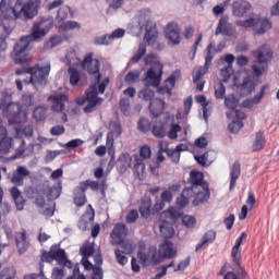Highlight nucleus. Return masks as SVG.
Returning <instances> with one entry per match:
<instances>
[{
	"mask_svg": "<svg viewBox=\"0 0 279 279\" xmlns=\"http://www.w3.org/2000/svg\"><path fill=\"white\" fill-rule=\"evenodd\" d=\"M252 10V4L246 0H238L232 4L233 16H238V19L243 17V15L247 14Z\"/></svg>",
	"mask_w": 279,
	"mask_h": 279,
	"instance_id": "18",
	"label": "nucleus"
},
{
	"mask_svg": "<svg viewBox=\"0 0 279 279\" xmlns=\"http://www.w3.org/2000/svg\"><path fill=\"white\" fill-rule=\"evenodd\" d=\"M64 62L68 66L77 64L80 62L77 59V52H75V50H70L65 56Z\"/></svg>",
	"mask_w": 279,
	"mask_h": 279,
	"instance_id": "38",
	"label": "nucleus"
},
{
	"mask_svg": "<svg viewBox=\"0 0 279 279\" xmlns=\"http://www.w3.org/2000/svg\"><path fill=\"white\" fill-rule=\"evenodd\" d=\"M247 241V233L243 232L235 240V244L231 250V258L235 267H241V244Z\"/></svg>",
	"mask_w": 279,
	"mask_h": 279,
	"instance_id": "12",
	"label": "nucleus"
},
{
	"mask_svg": "<svg viewBox=\"0 0 279 279\" xmlns=\"http://www.w3.org/2000/svg\"><path fill=\"white\" fill-rule=\"evenodd\" d=\"M81 66L92 76V82H94V84H99V82H101V73L99 72V69H101V61L95 59L94 52L85 54L81 62Z\"/></svg>",
	"mask_w": 279,
	"mask_h": 279,
	"instance_id": "7",
	"label": "nucleus"
},
{
	"mask_svg": "<svg viewBox=\"0 0 279 279\" xmlns=\"http://www.w3.org/2000/svg\"><path fill=\"white\" fill-rule=\"evenodd\" d=\"M150 114L153 117H160L165 112V100L155 98L149 104Z\"/></svg>",
	"mask_w": 279,
	"mask_h": 279,
	"instance_id": "24",
	"label": "nucleus"
},
{
	"mask_svg": "<svg viewBox=\"0 0 279 279\" xmlns=\"http://www.w3.org/2000/svg\"><path fill=\"white\" fill-rule=\"evenodd\" d=\"M230 191H234V189L236 187V180H239V178H241V163L239 161H234L232 168H231V172H230Z\"/></svg>",
	"mask_w": 279,
	"mask_h": 279,
	"instance_id": "25",
	"label": "nucleus"
},
{
	"mask_svg": "<svg viewBox=\"0 0 279 279\" xmlns=\"http://www.w3.org/2000/svg\"><path fill=\"white\" fill-rule=\"evenodd\" d=\"M155 95L156 93L149 88L140 92V97L144 99V101H154Z\"/></svg>",
	"mask_w": 279,
	"mask_h": 279,
	"instance_id": "48",
	"label": "nucleus"
},
{
	"mask_svg": "<svg viewBox=\"0 0 279 279\" xmlns=\"http://www.w3.org/2000/svg\"><path fill=\"white\" fill-rule=\"evenodd\" d=\"M134 166L133 169L137 175L145 173V160L151 158V147L144 145L140 148V154L134 155Z\"/></svg>",
	"mask_w": 279,
	"mask_h": 279,
	"instance_id": "9",
	"label": "nucleus"
},
{
	"mask_svg": "<svg viewBox=\"0 0 279 279\" xmlns=\"http://www.w3.org/2000/svg\"><path fill=\"white\" fill-rule=\"evenodd\" d=\"M120 110L123 112V114L128 116L130 114V100L128 98L120 99Z\"/></svg>",
	"mask_w": 279,
	"mask_h": 279,
	"instance_id": "59",
	"label": "nucleus"
},
{
	"mask_svg": "<svg viewBox=\"0 0 279 279\" xmlns=\"http://www.w3.org/2000/svg\"><path fill=\"white\" fill-rule=\"evenodd\" d=\"M25 178H29V170L23 166H19L13 172L11 182L15 184V186H23V184H25Z\"/></svg>",
	"mask_w": 279,
	"mask_h": 279,
	"instance_id": "20",
	"label": "nucleus"
},
{
	"mask_svg": "<svg viewBox=\"0 0 279 279\" xmlns=\"http://www.w3.org/2000/svg\"><path fill=\"white\" fill-rule=\"evenodd\" d=\"M180 25L175 22H170L165 27V36L170 45L178 46L182 43V36L180 35Z\"/></svg>",
	"mask_w": 279,
	"mask_h": 279,
	"instance_id": "10",
	"label": "nucleus"
},
{
	"mask_svg": "<svg viewBox=\"0 0 279 279\" xmlns=\"http://www.w3.org/2000/svg\"><path fill=\"white\" fill-rule=\"evenodd\" d=\"M145 53H147V47L145 45H141L136 53L133 56V62L141 61Z\"/></svg>",
	"mask_w": 279,
	"mask_h": 279,
	"instance_id": "57",
	"label": "nucleus"
},
{
	"mask_svg": "<svg viewBox=\"0 0 279 279\" xmlns=\"http://www.w3.org/2000/svg\"><path fill=\"white\" fill-rule=\"evenodd\" d=\"M25 73H29V83L33 84L35 88L47 86V77H49V73H51V63L48 62L44 66L37 63L34 66L15 70V75H25Z\"/></svg>",
	"mask_w": 279,
	"mask_h": 279,
	"instance_id": "4",
	"label": "nucleus"
},
{
	"mask_svg": "<svg viewBox=\"0 0 279 279\" xmlns=\"http://www.w3.org/2000/svg\"><path fill=\"white\" fill-rule=\"evenodd\" d=\"M125 221L126 223H136V221H138V210H130L125 217Z\"/></svg>",
	"mask_w": 279,
	"mask_h": 279,
	"instance_id": "55",
	"label": "nucleus"
},
{
	"mask_svg": "<svg viewBox=\"0 0 279 279\" xmlns=\"http://www.w3.org/2000/svg\"><path fill=\"white\" fill-rule=\"evenodd\" d=\"M48 101H51L52 112H62L64 110V105L69 101V97L64 94H54L48 97Z\"/></svg>",
	"mask_w": 279,
	"mask_h": 279,
	"instance_id": "14",
	"label": "nucleus"
},
{
	"mask_svg": "<svg viewBox=\"0 0 279 279\" xmlns=\"http://www.w3.org/2000/svg\"><path fill=\"white\" fill-rule=\"evenodd\" d=\"M145 64H151V68L146 72V78L149 86L158 88L160 82H162V69L163 65L158 61V57L154 53L147 54L144 59Z\"/></svg>",
	"mask_w": 279,
	"mask_h": 279,
	"instance_id": "5",
	"label": "nucleus"
},
{
	"mask_svg": "<svg viewBox=\"0 0 279 279\" xmlns=\"http://www.w3.org/2000/svg\"><path fill=\"white\" fill-rule=\"evenodd\" d=\"M190 187H185L182 194L177 198L179 208H186L189 199H193L194 206H199L210 199V187L208 182L204 181V173L192 170L187 180Z\"/></svg>",
	"mask_w": 279,
	"mask_h": 279,
	"instance_id": "2",
	"label": "nucleus"
},
{
	"mask_svg": "<svg viewBox=\"0 0 279 279\" xmlns=\"http://www.w3.org/2000/svg\"><path fill=\"white\" fill-rule=\"evenodd\" d=\"M268 69L267 58L263 51H258L257 61L252 65V71L256 77H260Z\"/></svg>",
	"mask_w": 279,
	"mask_h": 279,
	"instance_id": "15",
	"label": "nucleus"
},
{
	"mask_svg": "<svg viewBox=\"0 0 279 279\" xmlns=\"http://www.w3.org/2000/svg\"><path fill=\"white\" fill-rule=\"evenodd\" d=\"M138 25L146 29L144 40H146L147 45H155L158 40V29L156 28V23L151 21V11L141 12L138 15Z\"/></svg>",
	"mask_w": 279,
	"mask_h": 279,
	"instance_id": "6",
	"label": "nucleus"
},
{
	"mask_svg": "<svg viewBox=\"0 0 279 279\" xmlns=\"http://www.w3.org/2000/svg\"><path fill=\"white\" fill-rule=\"evenodd\" d=\"M68 73L71 86H77L80 84V80H82V72L77 71L75 68H69Z\"/></svg>",
	"mask_w": 279,
	"mask_h": 279,
	"instance_id": "32",
	"label": "nucleus"
},
{
	"mask_svg": "<svg viewBox=\"0 0 279 279\" xmlns=\"http://www.w3.org/2000/svg\"><path fill=\"white\" fill-rule=\"evenodd\" d=\"M238 267L240 268L239 275L234 271H227L223 279H247V271H245V268L241 267V264Z\"/></svg>",
	"mask_w": 279,
	"mask_h": 279,
	"instance_id": "34",
	"label": "nucleus"
},
{
	"mask_svg": "<svg viewBox=\"0 0 279 279\" xmlns=\"http://www.w3.org/2000/svg\"><path fill=\"white\" fill-rule=\"evenodd\" d=\"M265 97V86L262 87L260 92L253 98L246 99L242 102L243 108H254V106L260 104V99Z\"/></svg>",
	"mask_w": 279,
	"mask_h": 279,
	"instance_id": "29",
	"label": "nucleus"
},
{
	"mask_svg": "<svg viewBox=\"0 0 279 279\" xmlns=\"http://www.w3.org/2000/svg\"><path fill=\"white\" fill-rule=\"evenodd\" d=\"M178 132H182V126H180V124H172L168 132V138L175 141V138H178Z\"/></svg>",
	"mask_w": 279,
	"mask_h": 279,
	"instance_id": "50",
	"label": "nucleus"
},
{
	"mask_svg": "<svg viewBox=\"0 0 279 279\" xmlns=\"http://www.w3.org/2000/svg\"><path fill=\"white\" fill-rule=\"evenodd\" d=\"M47 36V31L43 28V22H36L32 28V35L22 37L14 46L12 56H15V64H23L25 59L21 58L22 53H25L29 49V44L33 38L38 40V38H45Z\"/></svg>",
	"mask_w": 279,
	"mask_h": 279,
	"instance_id": "3",
	"label": "nucleus"
},
{
	"mask_svg": "<svg viewBox=\"0 0 279 279\" xmlns=\"http://www.w3.org/2000/svg\"><path fill=\"white\" fill-rule=\"evenodd\" d=\"M4 34L5 36H1L0 37V51H7L8 49V41H5L8 39V36H10V34H12V27L11 26H4Z\"/></svg>",
	"mask_w": 279,
	"mask_h": 279,
	"instance_id": "37",
	"label": "nucleus"
},
{
	"mask_svg": "<svg viewBox=\"0 0 279 279\" xmlns=\"http://www.w3.org/2000/svg\"><path fill=\"white\" fill-rule=\"evenodd\" d=\"M112 38H110V35L106 34L104 36L95 37L94 44L96 45H110L112 43Z\"/></svg>",
	"mask_w": 279,
	"mask_h": 279,
	"instance_id": "54",
	"label": "nucleus"
},
{
	"mask_svg": "<svg viewBox=\"0 0 279 279\" xmlns=\"http://www.w3.org/2000/svg\"><path fill=\"white\" fill-rule=\"evenodd\" d=\"M182 225L187 229H193L197 226V219L191 215H185L182 217Z\"/></svg>",
	"mask_w": 279,
	"mask_h": 279,
	"instance_id": "40",
	"label": "nucleus"
},
{
	"mask_svg": "<svg viewBox=\"0 0 279 279\" xmlns=\"http://www.w3.org/2000/svg\"><path fill=\"white\" fill-rule=\"evenodd\" d=\"M119 245H120L119 250L123 254H132V252H134V246H132V243L128 240H121Z\"/></svg>",
	"mask_w": 279,
	"mask_h": 279,
	"instance_id": "43",
	"label": "nucleus"
},
{
	"mask_svg": "<svg viewBox=\"0 0 279 279\" xmlns=\"http://www.w3.org/2000/svg\"><path fill=\"white\" fill-rule=\"evenodd\" d=\"M163 215L167 217V219H170V221H178V219L182 217L183 213L181 209L170 207L168 210L163 211Z\"/></svg>",
	"mask_w": 279,
	"mask_h": 279,
	"instance_id": "33",
	"label": "nucleus"
},
{
	"mask_svg": "<svg viewBox=\"0 0 279 279\" xmlns=\"http://www.w3.org/2000/svg\"><path fill=\"white\" fill-rule=\"evenodd\" d=\"M158 151L161 154H167L169 158H172V162H180V154L173 149H170L168 142L160 141L158 143Z\"/></svg>",
	"mask_w": 279,
	"mask_h": 279,
	"instance_id": "23",
	"label": "nucleus"
},
{
	"mask_svg": "<svg viewBox=\"0 0 279 279\" xmlns=\"http://www.w3.org/2000/svg\"><path fill=\"white\" fill-rule=\"evenodd\" d=\"M145 53H147V47L145 45H141L136 53L133 56V62L141 61Z\"/></svg>",
	"mask_w": 279,
	"mask_h": 279,
	"instance_id": "56",
	"label": "nucleus"
},
{
	"mask_svg": "<svg viewBox=\"0 0 279 279\" xmlns=\"http://www.w3.org/2000/svg\"><path fill=\"white\" fill-rule=\"evenodd\" d=\"M215 97L216 99H223L226 97V86L223 83L219 82L215 86Z\"/></svg>",
	"mask_w": 279,
	"mask_h": 279,
	"instance_id": "47",
	"label": "nucleus"
},
{
	"mask_svg": "<svg viewBox=\"0 0 279 279\" xmlns=\"http://www.w3.org/2000/svg\"><path fill=\"white\" fill-rule=\"evenodd\" d=\"M116 260L119 263V265H128V257L121 253V250H116Z\"/></svg>",
	"mask_w": 279,
	"mask_h": 279,
	"instance_id": "62",
	"label": "nucleus"
},
{
	"mask_svg": "<svg viewBox=\"0 0 279 279\" xmlns=\"http://www.w3.org/2000/svg\"><path fill=\"white\" fill-rule=\"evenodd\" d=\"M215 239H217V232H215L214 230L207 231L203 235L201 242L196 244L195 252H199V250H202V247H204L205 245H208L209 243H214Z\"/></svg>",
	"mask_w": 279,
	"mask_h": 279,
	"instance_id": "27",
	"label": "nucleus"
},
{
	"mask_svg": "<svg viewBox=\"0 0 279 279\" xmlns=\"http://www.w3.org/2000/svg\"><path fill=\"white\" fill-rule=\"evenodd\" d=\"M43 263H53V250L50 247L49 252L44 251L41 254Z\"/></svg>",
	"mask_w": 279,
	"mask_h": 279,
	"instance_id": "63",
	"label": "nucleus"
},
{
	"mask_svg": "<svg viewBox=\"0 0 279 279\" xmlns=\"http://www.w3.org/2000/svg\"><path fill=\"white\" fill-rule=\"evenodd\" d=\"M140 214L144 219H149V216L154 215L151 199L146 198L142 201V204L140 205Z\"/></svg>",
	"mask_w": 279,
	"mask_h": 279,
	"instance_id": "28",
	"label": "nucleus"
},
{
	"mask_svg": "<svg viewBox=\"0 0 279 279\" xmlns=\"http://www.w3.org/2000/svg\"><path fill=\"white\" fill-rule=\"evenodd\" d=\"M101 99L100 97H97V83H94L89 89L86 92V100L92 101V100H97Z\"/></svg>",
	"mask_w": 279,
	"mask_h": 279,
	"instance_id": "45",
	"label": "nucleus"
},
{
	"mask_svg": "<svg viewBox=\"0 0 279 279\" xmlns=\"http://www.w3.org/2000/svg\"><path fill=\"white\" fill-rule=\"evenodd\" d=\"M243 128V121H233L228 125V130L231 134H239V131Z\"/></svg>",
	"mask_w": 279,
	"mask_h": 279,
	"instance_id": "49",
	"label": "nucleus"
},
{
	"mask_svg": "<svg viewBox=\"0 0 279 279\" xmlns=\"http://www.w3.org/2000/svg\"><path fill=\"white\" fill-rule=\"evenodd\" d=\"M80 186L85 189V191H88V189H92V191H99V182L86 180L80 183Z\"/></svg>",
	"mask_w": 279,
	"mask_h": 279,
	"instance_id": "46",
	"label": "nucleus"
},
{
	"mask_svg": "<svg viewBox=\"0 0 279 279\" xmlns=\"http://www.w3.org/2000/svg\"><path fill=\"white\" fill-rule=\"evenodd\" d=\"M141 77V72L138 71H131L125 75V82L129 84H134Z\"/></svg>",
	"mask_w": 279,
	"mask_h": 279,
	"instance_id": "58",
	"label": "nucleus"
},
{
	"mask_svg": "<svg viewBox=\"0 0 279 279\" xmlns=\"http://www.w3.org/2000/svg\"><path fill=\"white\" fill-rule=\"evenodd\" d=\"M44 195L51 202L58 199L62 195V182H59L57 186L46 187L44 190Z\"/></svg>",
	"mask_w": 279,
	"mask_h": 279,
	"instance_id": "26",
	"label": "nucleus"
},
{
	"mask_svg": "<svg viewBox=\"0 0 279 279\" xmlns=\"http://www.w3.org/2000/svg\"><path fill=\"white\" fill-rule=\"evenodd\" d=\"M158 254L161 256V260L163 258H175V250H173V242L169 240H165L163 243L159 245Z\"/></svg>",
	"mask_w": 279,
	"mask_h": 279,
	"instance_id": "21",
	"label": "nucleus"
},
{
	"mask_svg": "<svg viewBox=\"0 0 279 279\" xmlns=\"http://www.w3.org/2000/svg\"><path fill=\"white\" fill-rule=\"evenodd\" d=\"M137 130L146 134V132H149V130H151V122H149V120L145 118L140 119V121L137 122Z\"/></svg>",
	"mask_w": 279,
	"mask_h": 279,
	"instance_id": "41",
	"label": "nucleus"
},
{
	"mask_svg": "<svg viewBox=\"0 0 279 279\" xmlns=\"http://www.w3.org/2000/svg\"><path fill=\"white\" fill-rule=\"evenodd\" d=\"M128 236V227L124 223H117L111 232V243L119 245Z\"/></svg>",
	"mask_w": 279,
	"mask_h": 279,
	"instance_id": "16",
	"label": "nucleus"
},
{
	"mask_svg": "<svg viewBox=\"0 0 279 279\" xmlns=\"http://www.w3.org/2000/svg\"><path fill=\"white\" fill-rule=\"evenodd\" d=\"M82 25L75 21H68L60 25V29L69 32L71 29H81Z\"/></svg>",
	"mask_w": 279,
	"mask_h": 279,
	"instance_id": "42",
	"label": "nucleus"
},
{
	"mask_svg": "<svg viewBox=\"0 0 279 279\" xmlns=\"http://www.w3.org/2000/svg\"><path fill=\"white\" fill-rule=\"evenodd\" d=\"M208 73V70H206V68H199L198 70L193 72V83L197 84V82H199V80H202L204 77V75H206Z\"/></svg>",
	"mask_w": 279,
	"mask_h": 279,
	"instance_id": "51",
	"label": "nucleus"
},
{
	"mask_svg": "<svg viewBox=\"0 0 279 279\" xmlns=\"http://www.w3.org/2000/svg\"><path fill=\"white\" fill-rule=\"evenodd\" d=\"M235 28L234 26L228 22V17H221L218 22L217 28H216V36H219V34H222V36H234Z\"/></svg>",
	"mask_w": 279,
	"mask_h": 279,
	"instance_id": "17",
	"label": "nucleus"
},
{
	"mask_svg": "<svg viewBox=\"0 0 279 279\" xmlns=\"http://www.w3.org/2000/svg\"><path fill=\"white\" fill-rule=\"evenodd\" d=\"M238 27H244V29H248V27H253L254 33L257 36H262L268 29H271V22L267 17H251L248 20H241L236 22Z\"/></svg>",
	"mask_w": 279,
	"mask_h": 279,
	"instance_id": "8",
	"label": "nucleus"
},
{
	"mask_svg": "<svg viewBox=\"0 0 279 279\" xmlns=\"http://www.w3.org/2000/svg\"><path fill=\"white\" fill-rule=\"evenodd\" d=\"M153 134L156 138H165V136H167V131L163 125H155L153 128Z\"/></svg>",
	"mask_w": 279,
	"mask_h": 279,
	"instance_id": "53",
	"label": "nucleus"
},
{
	"mask_svg": "<svg viewBox=\"0 0 279 279\" xmlns=\"http://www.w3.org/2000/svg\"><path fill=\"white\" fill-rule=\"evenodd\" d=\"M15 271L12 268H5L0 272V279H14Z\"/></svg>",
	"mask_w": 279,
	"mask_h": 279,
	"instance_id": "61",
	"label": "nucleus"
},
{
	"mask_svg": "<svg viewBox=\"0 0 279 279\" xmlns=\"http://www.w3.org/2000/svg\"><path fill=\"white\" fill-rule=\"evenodd\" d=\"M138 258L143 265H158V263H162V256L158 254L156 246H150L146 253L140 252Z\"/></svg>",
	"mask_w": 279,
	"mask_h": 279,
	"instance_id": "11",
	"label": "nucleus"
},
{
	"mask_svg": "<svg viewBox=\"0 0 279 279\" xmlns=\"http://www.w3.org/2000/svg\"><path fill=\"white\" fill-rule=\"evenodd\" d=\"M225 106H227L229 110H234V108L239 106V101L236 100L234 95H231L225 98Z\"/></svg>",
	"mask_w": 279,
	"mask_h": 279,
	"instance_id": "52",
	"label": "nucleus"
},
{
	"mask_svg": "<svg viewBox=\"0 0 279 279\" xmlns=\"http://www.w3.org/2000/svg\"><path fill=\"white\" fill-rule=\"evenodd\" d=\"M73 202L76 208H83L88 204V198L86 197V187L78 185L73 192Z\"/></svg>",
	"mask_w": 279,
	"mask_h": 279,
	"instance_id": "19",
	"label": "nucleus"
},
{
	"mask_svg": "<svg viewBox=\"0 0 279 279\" xmlns=\"http://www.w3.org/2000/svg\"><path fill=\"white\" fill-rule=\"evenodd\" d=\"M13 140L8 137V130L3 126H0V158L8 156L10 149H12Z\"/></svg>",
	"mask_w": 279,
	"mask_h": 279,
	"instance_id": "13",
	"label": "nucleus"
},
{
	"mask_svg": "<svg viewBox=\"0 0 279 279\" xmlns=\"http://www.w3.org/2000/svg\"><path fill=\"white\" fill-rule=\"evenodd\" d=\"M40 0H1L0 19L3 21H33L38 16Z\"/></svg>",
	"mask_w": 279,
	"mask_h": 279,
	"instance_id": "1",
	"label": "nucleus"
},
{
	"mask_svg": "<svg viewBox=\"0 0 279 279\" xmlns=\"http://www.w3.org/2000/svg\"><path fill=\"white\" fill-rule=\"evenodd\" d=\"M52 256L59 265H62L63 260H66V252L64 248H58V245H52Z\"/></svg>",
	"mask_w": 279,
	"mask_h": 279,
	"instance_id": "31",
	"label": "nucleus"
},
{
	"mask_svg": "<svg viewBox=\"0 0 279 279\" xmlns=\"http://www.w3.org/2000/svg\"><path fill=\"white\" fill-rule=\"evenodd\" d=\"M15 243L20 254H25V252H27L29 242L27 241V232L25 230L15 234Z\"/></svg>",
	"mask_w": 279,
	"mask_h": 279,
	"instance_id": "22",
	"label": "nucleus"
},
{
	"mask_svg": "<svg viewBox=\"0 0 279 279\" xmlns=\"http://www.w3.org/2000/svg\"><path fill=\"white\" fill-rule=\"evenodd\" d=\"M160 234L163 239H172V236L175 234V229H173V226L171 223L163 221L159 226Z\"/></svg>",
	"mask_w": 279,
	"mask_h": 279,
	"instance_id": "30",
	"label": "nucleus"
},
{
	"mask_svg": "<svg viewBox=\"0 0 279 279\" xmlns=\"http://www.w3.org/2000/svg\"><path fill=\"white\" fill-rule=\"evenodd\" d=\"M33 117L36 121H45V117H47V108L37 107L33 112Z\"/></svg>",
	"mask_w": 279,
	"mask_h": 279,
	"instance_id": "44",
	"label": "nucleus"
},
{
	"mask_svg": "<svg viewBox=\"0 0 279 279\" xmlns=\"http://www.w3.org/2000/svg\"><path fill=\"white\" fill-rule=\"evenodd\" d=\"M81 254L83 256V258H90V256H93V254H95V247L87 245V246H83L81 247Z\"/></svg>",
	"mask_w": 279,
	"mask_h": 279,
	"instance_id": "60",
	"label": "nucleus"
},
{
	"mask_svg": "<svg viewBox=\"0 0 279 279\" xmlns=\"http://www.w3.org/2000/svg\"><path fill=\"white\" fill-rule=\"evenodd\" d=\"M196 104H202L203 106V117L204 119H208V106H210V101L206 100V96L198 95L195 97Z\"/></svg>",
	"mask_w": 279,
	"mask_h": 279,
	"instance_id": "36",
	"label": "nucleus"
},
{
	"mask_svg": "<svg viewBox=\"0 0 279 279\" xmlns=\"http://www.w3.org/2000/svg\"><path fill=\"white\" fill-rule=\"evenodd\" d=\"M104 104V98H97L96 100H87V105L84 107V112L90 113L97 108V106H101Z\"/></svg>",
	"mask_w": 279,
	"mask_h": 279,
	"instance_id": "39",
	"label": "nucleus"
},
{
	"mask_svg": "<svg viewBox=\"0 0 279 279\" xmlns=\"http://www.w3.org/2000/svg\"><path fill=\"white\" fill-rule=\"evenodd\" d=\"M265 147V134L259 131L256 133V138L253 144V151H260Z\"/></svg>",
	"mask_w": 279,
	"mask_h": 279,
	"instance_id": "35",
	"label": "nucleus"
},
{
	"mask_svg": "<svg viewBox=\"0 0 279 279\" xmlns=\"http://www.w3.org/2000/svg\"><path fill=\"white\" fill-rule=\"evenodd\" d=\"M51 278L52 279H63L64 278V269L54 267L52 269Z\"/></svg>",
	"mask_w": 279,
	"mask_h": 279,
	"instance_id": "64",
	"label": "nucleus"
}]
</instances>
